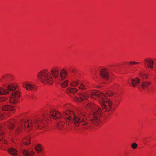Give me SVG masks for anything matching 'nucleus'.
I'll use <instances>...</instances> for the list:
<instances>
[{
    "label": "nucleus",
    "mask_w": 156,
    "mask_h": 156,
    "mask_svg": "<svg viewBox=\"0 0 156 156\" xmlns=\"http://www.w3.org/2000/svg\"><path fill=\"white\" fill-rule=\"evenodd\" d=\"M51 117L53 119H59L63 118L66 121V122L73 123L76 126H78L80 123L83 122L81 125H85L86 124L85 122L86 118L82 115H80L79 116L75 115L73 112L66 111L64 112L62 115L58 112L55 111H51L50 113Z\"/></svg>",
    "instance_id": "obj_1"
},
{
    "label": "nucleus",
    "mask_w": 156,
    "mask_h": 156,
    "mask_svg": "<svg viewBox=\"0 0 156 156\" xmlns=\"http://www.w3.org/2000/svg\"><path fill=\"white\" fill-rule=\"evenodd\" d=\"M42 123V121L40 119H34L33 120L30 119L28 120L23 119L21 121L20 124H17L16 126V131L17 133H19L23 128V126L25 129L27 128L29 129L27 131H28L34 126L36 128L40 129L41 128L40 126Z\"/></svg>",
    "instance_id": "obj_2"
},
{
    "label": "nucleus",
    "mask_w": 156,
    "mask_h": 156,
    "mask_svg": "<svg viewBox=\"0 0 156 156\" xmlns=\"http://www.w3.org/2000/svg\"><path fill=\"white\" fill-rule=\"evenodd\" d=\"M113 94V93L111 91H108L105 94L98 91V98H100V100H98V101H99L100 105L104 111H109L112 108V101L107 99L106 97L107 96H112Z\"/></svg>",
    "instance_id": "obj_3"
},
{
    "label": "nucleus",
    "mask_w": 156,
    "mask_h": 156,
    "mask_svg": "<svg viewBox=\"0 0 156 156\" xmlns=\"http://www.w3.org/2000/svg\"><path fill=\"white\" fill-rule=\"evenodd\" d=\"M58 70V69H52L51 73L52 75L55 77H56L59 76L61 80H60V83L62 87H65L68 85V81L67 80H64L67 76L66 71L64 69H60Z\"/></svg>",
    "instance_id": "obj_4"
},
{
    "label": "nucleus",
    "mask_w": 156,
    "mask_h": 156,
    "mask_svg": "<svg viewBox=\"0 0 156 156\" xmlns=\"http://www.w3.org/2000/svg\"><path fill=\"white\" fill-rule=\"evenodd\" d=\"M38 77L42 83L45 84H52L53 80L50 73L46 69L43 70L41 72Z\"/></svg>",
    "instance_id": "obj_5"
},
{
    "label": "nucleus",
    "mask_w": 156,
    "mask_h": 156,
    "mask_svg": "<svg viewBox=\"0 0 156 156\" xmlns=\"http://www.w3.org/2000/svg\"><path fill=\"white\" fill-rule=\"evenodd\" d=\"M14 127V122L10 120L5 123H4L0 125V141H3L4 143L6 144V141L4 140H2V135L5 131L6 127L9 128V130H12Z\"/></svg>",
    "instance_id": "obj_6"
},
{
    "label": "nucleus",
    "mask_w": 156,
    "mask_h": 156,
    "mask_svg": "<svg viewBox=\"0 0 156 156\" xmlns=\"http://www.w3.org/2000/svg\"><path fill=\"white\" fill-rule=\"evenodd\" d=\"M16 88V86L13 83L7 84L4 88L0 87V94H5L9 93V91H12Z\"/></svg>",
    "instance_id": "obj_7"
},
{
    "label": "nucleus",
    "mask_w": 156,
    "mask_h": 156,
    "mask_svg": "<svg viewBox=\"0 0 156 156\" xmlns=\"http://www.w3.org/2000/svg\"><path fill=\"white\" fill-rule=\"evenodd\" d=\"M20 93L18 91L13 92L12 93V96L9 97V101L11 103L13 104L16 103L18 101V99L20 97Z\"/></svg>",
    "instance_id": "obj_8"
},
{
    "label": "nucleus",
    "mask_w": 156,
    "mask_h": 156,
    "mask_svg": "<svg viewBox=\"0 0 156 156\" xmlns=\"http://www.w3.org/2000/svg\"><path fill=\"white\" fill-rule=\"evenodd\" d=\"M144 63L145 65H147L148 68H153L156 67V64H154V61L151 58H148L144 59Z\"/></svg>",
    "instance_id": "obj_9"
},
{
    "label": "nucleus",
    "mask_w": 156,
    "mask_h": 156,
    "mask_svg": "<svg viewBox=\"0 0 156 156\" xmlns=\"http://www.w3.org/2000/svg\"><path fill=\"white\" fill-rule=\"evenodd\" d=\"M24 88H26V89L29 90H36L37 87L33 84L27 83H23L22 84Z\"/></svg>",
    "instance_id": "obj_10"
},
{
    "label": "nucleus",
    "mask_w": 156,
    "mask_h": 156,
    "mask_svg": "<svg viewBox=\"0 0 156 156\" xmlns=\"http://www.w3.org/2000/svg\"><path fill=\"white\" fill-rule=\"evenodd\" d=\"M13 80L12 75L10 74L5 75L1 79L0 82L1 83L10 82Z\"/></svg>",
    "instance_id": "obj_11"
},
{
    "label": "nucleus",
    "mask_w": 156,
    "mask_h": 156,
    "mask_svg": "<svg viewBox=\"0 0 156 156\" xmlns=\"http://www.w3.org/2000/svg\"><path fill=\"white\" fill-rule=\"evenodd\" d=\"M79 97L75 98V100L79 102L84 99H87L88 97V95L85 93L80 94L79 95Z\"/></svg>",
    "instance_id": "obj_12"
},
{
    "label": "nucleus",
    "mask_w": 156,
    "mask_h": 156,
    "mask_svg": "<svg viewBox=\"0 0 156 156\" xmlns=\"http://www.w3.org/2000/svg\"><path fill=\"white\" fill-rule=\"evenodd\" d=\"M100 75L103 78L106 80H107L109 77L108 72L106 69H101L100 72Z\"/></svg>",
    "instance_id": "obj_13"
},
{
    "label": "nucleus",
    "mask_w": 156,
    "mask_h": 156,
    "mask_svg": "<svg viewBox=\"0 0 156 156\" xmlns=\"http://www.w3.org/2000/svg\"><path fill=\"white\" fill-rule=\"evenodd\" d=\"M22 152L25 156H33L34 152L33 151H29L24 150L23 149H21Z\"/></svg>",
    "instance_id": "obj_14"
},
{
    "label": "nucleus",
    "mask_w": 156,
    "mask_h": 156,
    "mask_svg": "<svg viewBox=\"0 0 156 156\" xmlns=\"http://www.w3.org/2000/svg\"><path fill=\"white\" fill-rule=\"evenodd\" d=\"M131 81L132 85L134 87L137 86L140 82V79L138 78L133 79L131 80Z\"/></svg>",
    "instance_id": "obj_15"
},
{
    "label": "nucleus",
    "mask_w": 156,
    "mask_h": 156,
    "mask_svg": "<svg viewBox=\"0 0 156 156\" xmlns=\"http://www.w3.org/2000/svg\"><path fill=\"white\" fill-rule=\"evenodd\" d=\"M151 84V82L150 81L143 82L142 83V87L144 89H148Z\"/></svg>",
    "instance_id": "obj_16"
},
{
    "label": "nucleus",
    "mask_w": 156,
    "mask_h": 156,
    "mask_svg": "<svg viewBox=\"0 0 156 156\" xmlns=\"http://www.w3.org/2000/svg\"><path fill=\"white\" fill-rule=\"evenodd\" d=\"M97 114L96 113L94 112L93 115V119L92 120V123L94 125L97 126Z\"/></svg>",
    "instance_id": "obj_17"
},
{
    "label": "nucleus",
    "mask_w": 156,
    "mask_h": 156,
    "mask_svg": "<svg viewBox=\"0 0 156 156\" xmlns=\"http://www.w3.org/2000/svg\"><path fill=\"white\" fill-rule=\"evenodd\" d=\"M2 109L4 111L13 110L15 108L13 107H11L8 105H5L3 107Z\"/></svg>",
    "instance_id": "obj_18"
},
{
    "label": "nucleus",
    "mask_w": 156,
    "mask_h": 156,
    "mask_svg": "<svg viewBox=\"0 0 156 156\" xmlns=\"http://www.w3.org/2000/svg\"><path fill=\"white\" fill-rule=\"evenodd\" d=\"M8 152L11 155H16L17 154V151L14 149L11 148L8 150Z\"/></svg>",
    "instance_id": "obj_19"
},
{
    "label": "nucleus",
    "mask_w": 156,
    "mask_h": 156,
    "mask_svg": "<svg viewBox=\"0 0 156 156\" xmlns=\"http://www.w3.org/2000/svg\"><path fill=\"white\" fill-rule=\"evenodd\" d=\"M30 137L28 136L24 138L23 140V143L25 145H28L30 144Z\"/></svg>",
    "instance_id": "obj_20"
},
{
    "label": "nucleus",
    "mask_w": 156,
    "mask_h": 156,
    "mask_svg": "<svg viewBox=\"0 0 156 156\" xmlns=\"http://www.w3.org/2000/svg\"><path fill=\"white\" fill-rule=\"evenodd\" d=\"M76 88H68L67 89V92L68 94L69 93L74 94L76 92Z\"/></svg>",
    "instance_id": "obj_21"
},
{
    "label": "nucleus",
    "mask_w": 156,
    "mask_h": 156,
    "mask_svg": "<svg viewBox=\"0 0 156 156\" xmlns=\"http://www.w3.org/2000/svg\"><path fill=\"white\" fill-rule=\"evenodd\" d=\"M64 124V123L62 121L59 122L57 124L56 126L57 128L58 129H62Z\"/></svg>",
    "instance_id": "obj_22"
},
{
    "label": "nucleus",
    "mask_w": 156,
    "mask_h": 156,
    "mask_svg": "<svg viewBox=\"0 0 156 156\" xmlns=\"http://www.w3.org/2000/svg\"><path fill=\"white\" fill-rule=\"evenodd\" d=\"M35 149L38 153L42 151L41 146L39 144H38L37 146H36L35 147Z\"/></svg>",
    "instance_id": "obj_23"
},
{
    "label": "nucleus",
    "mask_w": 156,
    "mask_h": 156,
    "mask_svg": "<svg viewBox=\"0 0 156 156\" xmlns=\"http://www.w3.org/2000/svg\"><path fill=\"white\" fill-rule=\"evenodd\" d=\"M140 76L144 79H146L148 78L147 74L144 72H142L140 74Z\"/></svg>",
    "instance_id": "obj_24"
},
{
    "label": "nucleus",
    "mask_w": 156,
    "mask_h": 156,
    "mask_svg": "<svg viewBox=\"0 0 156 156\" xmlns=\"http://www.w3.org/2000/svg\"><path fill=\"white\" fill-rule=\"evenodd\" d=\"M91 97L92 98L95 99H96L97 98L98 94L96 91H94L92 92Z\"/></svg>",
    "instance_id": "obj_25"
},
{
    "label": "nucleus",
    "mask_w": 156,
    "mask_h": 156,
    "mask_svg": "<svg viewBox=\"0 0 156 156\" xmlns=\"http://www.w3.org/2000/svg\"><path fill=\"white\" fill-rule=\"evenodd\" d=\"M140 63L136 62L130 61L128 62V65H133L135 64H139Z\"/></svg>",
    "instance_id": "obj_26"
},
{
    "label": "nucleus",
    "mask_w": 156,
    "mask_h": 156,
    "mask_svg": "<svg viewBox=\"0 0 156 156\" xmlns=\"http://www.w3.org/2000/svg\"><path fill=\"white\" fill-rule=\"evenodd\" d=\"M138 146L137 144L136 143H134L131 145L132 148L134 149H136Z\"/></svg>",
    "instance_id": "obj_27"
},
{
    "label": "nucleus",
    "mask_w": 156,
    "mask_h": 156,
    "mask_svg": "<svg viewBox=\"0 0 156 156\" xmlns=\"http://www.w3.org/2000/svg\"><path fill=\"white\" fill-rule=\"evenodd\" d=\"M78 84V81L73 82L71 84L72 87H74L76 86Z\"/></svg>",
    "instance_id": "obj_28"
},
{
    "label": "nucleus",
    "mask_w": 156,
    "mask_h": 156,
    "mask_svg": "<svg viewBox=\"0 0 156 156\" xmlns=\"http://www.w3.org/2000/svg\"><path fill=\"white\" fill-rule=\"evenodd\" d=\"M93 106V105L89 104L87 105V106H86V108H92Z\"/></svg>",
    "instance_id": "obj_29"
},
{
    "label": "nucleus",
    "mask_w": 156,
    "mask_h": 156,
    "mask_svg": "<svg viewBox=\"0 0 156 156\" xmlns=\"http://www.w3.org/2000/svg\"><path fill=\"white\" fill-rule=\"evenodd\" d=\"M79 88L82 89H84L86 88V87L83 83H81V86L79 87Z\"/></svg>",
    "instance_id": "obj_30"
},
{
    "label": "nucleus",
    "mask_w": 156,
    "mask_h": 156,
    "mask_svg": "<svg viewBox=\"0 0 156 156\" xmlns=\"http://www.w3.org/2000/svg\"><path fill=\"white\" fill-rule=\"evenodd\" d=\"M98 115L99 114H101L102 113V111L101 110V108L98 107Z\"/></svg>",
    "instance_id": "obj_31"
},
{
    "label": "nucleus",
    "mask_w": 156,
    "mask_h": 156,
    "mask_svg": "<svg viewBox=\"0 0 156 156\" xmlns=\"http://www.w3.org/2000/svg\"><path fill=\"white\" fill-rule=\"evenodd\" d=\"M6 100V98H0V101H3Z\"/></svg>",
    "instance_id": "obj_32"
},
{
    "label": "nucleus",
    "mask_w": 156,
    "mask_h": 156,
    "mask_svg": "<svg viewBox=\"0 0 156 156\" xmlns=\"http://www.w3.org/2000/svg\"><path fill=\"white\" fill-rule=\"evenodd\" d=\"M2 114H3V113H0V119H2L3 117V116L2 115Z\"/></svg>",
    "instance_id": "obj_33"
},
{
    "label": "nucleus",
    "mask_w": 156,
    "mask_h": 156,
    "mask_svg": "<svg viewBox=\"0 0 156 156\" xmlns=\"http://www.w3.org/2000/svg\"><path fill=\"white\" fill-rule=\"evenodd\" d=\"M98 126L99 125L100 126H101L102 124V123H100V122H98Z\"/></svg>",
    "instance_id": "obj_34"
},
{
    "label": "nucleus",
    "mask_w": 156,
    "mask_h": 156,
    "mask_svg": "<svg viewBox=\"0 0 156 156\" xmlns=\"http://www.w3.org/2000/svg\"><path fill=\"white\" fill-rule=\"evenodd\" d=\"M66 106H65V107H64V108H65L66 109ZM66 110V109H65Z\"/></svg>",
    "instance_id": "obj_35"
},
{
    "label": "nucleus",
    "mask_w": 156,
    "mask_h": 156,
    "mask_svg": "<svg viewBox=\"0 0 156 156\" xmlns=\"http://www.w3.org/2000/svg\"><path fill=\"white\" fill-rule=\"evenodd\" d=\"M110 67H112V66H111Z\"/></svg>",
    "instance_id": "obj_36"
}]
</instances>
